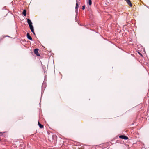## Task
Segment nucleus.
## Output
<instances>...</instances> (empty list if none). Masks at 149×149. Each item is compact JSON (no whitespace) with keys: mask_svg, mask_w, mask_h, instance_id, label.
Listing matches in <instances>:
<instances>
[{"mask_svg":"<svg viewBox=\"0 0 149 149\" xmlns=\"http://www.w3.org/2000/svg\"><path fill=\"white\" fill-rule=\"evenodd\" d=\"M29 26L30 27V28L31 29V31L32 33H33L34 34H35V33H34V28H33V25H31Z\"/></svg>","mask_w":149,"mask_h":149,"instance_id":"3","label":"nucleus"},{"mask_svg":"<svg viewBox=\"0 0 149 149\" xmlns=\"http://www.w3.org/2000/svg\"><path fill=\"white\" fill-rule=\"evenodd\" d=\"M38 125L40 128H42L43 127V125L40 124L39 121L38 122Z\"/></svg>","mask_w":149,"mask_h":149,"instance_id":"7","label":"nucleus"},{"mask_svg":"<svg viewBox=\"0 0 149 149\" xmlns=\"http://www.w3.org/2000/svg\"><path fill=\"white\" fill-rule=\"evenodd\" d=\"M85 6H82V9L84 10L85 9Z\"/></svg>","mask_w":149,"mask_h":149,"instance_id":"11","label":"nucleus"},{"mask_svg":"<svg viewBox=\"0 0 149 149\" xmlns=\"http://www.w3.org/2000/svg\"><path fill=\"white\" fill-rule=\"evenodd\" d=\"M27 37L30 40H32V38L30 36L29 34V33H28L27 34Z\"/></svg>","mask_w":149,"mask_h":149,"instance_id":"6","label":"nucleus"},{"mask_svg":"<svg viewBox=\"0 0 149 149\" xmlns=\"http://www.w3.org/2000/svg\"><path fill=\"white\" fill-rule=\"evenodd\" d=\"M38 49H35L34 51V53L38 56H40V55L38 53Z\"/></svg>","mask_w":149,"mask_h":149,"instance_id":"1","label":"nucleus"},{"mask_svg":"<svg viewBox=\"0 0 149 149\" xmlns=\"http://www.w3.org/2000/svg\"><path fill=\"white\" fill-rule=\"evenodd\" d=\"M125 1L126 0H125Z\"/></svg>","mask_w":149,"mask_h":149,"instance_id":"12","label":"nucleus"},{"mask_svg":"<svg viewBox=\"0 0 149 149\" xmlns=\"http://www.w3.org/2000/svg\"><path fill=\"white\" fill-rule=\"evenodd\" d=\"M88 3L89 5H91L92 4V2L91 0H88Z\"/></svg>","mask_w":149,"mask_h":149,"instance_id":"10","label":"nucleus"},{"mask_svg":"<svg viewBox=\"0 0 149 149\" xmlns=\"http://www.w3.org/2000/svg\"><path fill=\"white\" fill-rule=\"evenodd\" d=\"M76 2H77V3H76V5L75 9H76V10H77L78 9V3H77V0L76 1Z\"/></svg>","mask_w":149,"mask_h":149,"instance_id":"9","label":"nucleus"},{"mask_svg":"<svg viewBox=\"0 0 149 149\" xmlns=\"http://www.w3.org/2000/svg\"><path fill=\"white\" fill-rule=\"evenodd\" d=\"M27 22L29 26L32 25V22L30 19H27Z\"/></svg>","mask_w":149,"mask_h":149,"instance_id":"5","label":"nucleus"},{"mask_svg":"<svg viewBox=\"0 0 149 149\" xmlns=\"http://www.w3.org/2000/svg\"><path fill=\"white\" fill-rule=\"evenodd\" d=\"M130 7L132 6L131 2L130 0H126L125 1Z\"/></svg>","mask_w":149,"mask_h":149,"instance_id":"4","label":"nucleus"},{"mask_svg":"<svg viewBox=\"0 0 149 149\" xmlns=\"http://www.w3.org/2000/svg\"><path fill=\"white\" fill-rule=\"evenodd\" d=\"M22 14L24 16H25L26 15V10H24L23 11Z\"/></svg>","mask_w":149,"mask_h":149,"instance_id":"8","label":"nucleus"},{"mask_svg":"<svg viewBox=\"0 0 149 149\" xmlns=\"http://www.w3.org/2000/svg\"><path fill=\"white\" fill-rule=\"evenodd\" d=\"M119 138L124 139L127 140V139L128 138L127 136L124 135H120L119 136Z\"/></svg>","mask_w":149,"mask_h":149,"instance_id":"2","label":"nucleus"}]
</instances>
